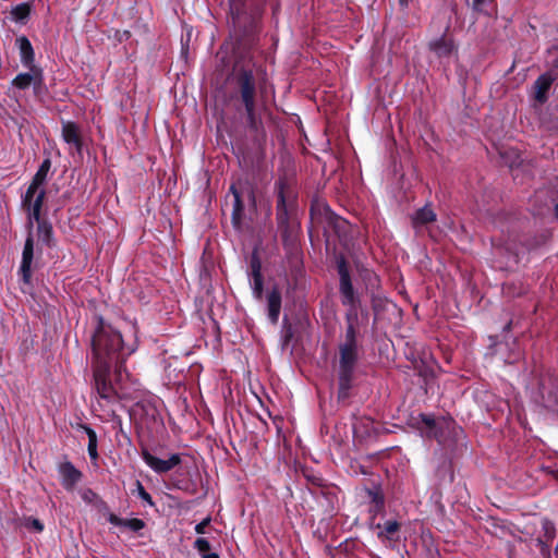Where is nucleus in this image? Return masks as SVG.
I'll use <instances>...</instances> for the list:
<instances>
[{"instance_id": "1", "label": "nucleus", "mask_w": 558, "mask_h": 558, "mask_svg": "<svg viewBox=\"0 0 558 558\" xmlns=\"http://www.w3.org/2000/svg\"><path fill=\"white\" fill-rule=\"evenodd\" d=\"M92 350L94 389L100 400L113 403L123 393L112 384L111 369H114L116 384L120 385L124 378L129 377L123 363L136 348L133 343L124 344L120 331L100 319L92 338Z\"/></svg>"}, {"instance_id": "2", "label": "nucleus", "mask_w": 558, "mask_h": 558, "mask_svg": "<svg viewBox=\"0 0 558 558\" xmlns=\"http://www.w3.org/2000/svg\"><path fill=\"white\" fill-rule=\"evenodd\" d=\"M234 80L239 87L242 102L246 111V119L251 128H257L255 114L256 80L254 76V64L251 62H236L233 69Z\"/></svg>"}, {"instance_id": "3", "label": "nucleus", "mask_w": 558, "mask_h": 558, "mask_svg": "<svg viewBox=\"0 0 558 558\" xmlns=\"http://www.w3.org/2000/svg\"><path fill=\"white\" fill-rule=\"evenodd\" d=\"M51 168L49 158L43 160L38 170L25 193L22 195V207L25 211H29L31 217L38 219L41 214L44 199L46 196L45 183L47 181L48 172Z\"/></svg>"}, {"instance_id": "4", "label": "nucleus", "mask_w": 558, "mask_h": 558, "mask_svg": "<svg viewBox=\"0 0 558 558\" xmlns=\"http://www.w3.org/2000/svg\"><path fill=\"white\" fill-rule=\"evenodd\" d=\"M359 360V345H339V397L345 398L351 388L354 367Z\"/></svg>"}, {"instance_id": "5", "label": "nucleus", "mask_w": 558, "mask_h": 558, "mask_svg": "<svg viewBox=\"0 0 558 558\" xmlns=\"http://www.w3.org/2000/svg\"><path fill=\"white\" fill-rule=\"evenodd\" d=\"M276 190L278 194L277 221L279 226H284L288 223L289 206L293 198L292 182L287 178L279 179Z\"/></svg>"}, {"instance_id": "6", "label": "nucleus", "mask_w": 558, "mask_h": 558, "mask_svg": "<svg viewBox=\"0 0 558 558\" xmlns=\"http://www.w3.org/2000/svg\"><path fill=\"white\" fill-rule=\"evenodd\" d=\"M28 72L17 74L12 81V86L19 89H26L31 85L37 94L44 84V73L39 66H25Z\"/></svg>"}, {"instance_id": "7", "label": "nucleus", "mask_w": 558, "mask_h": 558, "mask_svg": "<svg viewBox=\"0 0 558 558\" xmlns=\"http://www.w3.org/2000/svg\"><path fill=\"white\" fill-rule=\"evenodd\" d=\"M142 458L158 474L167 473L181 463V456L179 453H172L168 459H160L147 449H144L142 450Z\"/></svg>"}, {"instance_id": "8", "label": "nucleus", "mask_w": 558, "mask_h": 558, "mask_svg": "<svg viewBox=\"0 0 558 558\" xmlns=\"http://www.w3.org/2000/svg\"><path fill=\"white\" fill-rule=\"evenodd\" d=\"M338 271L340 276V294L342 304L351 307L350 310H356L357 298L355 295L349 271L344 265V262L339 263Z\"/></svg>"}, {"instance_id": "9", "label": "nucleus", "mask_w": 558, "mask_h": 558, "mask_svg": "<svg viewBox=\"0 0 558 558\" xmlns=\"http://www.w3.org/2000/svg\"><path fill=\"white\" fill-rule=\"evenodd\" d=\"M34 256V239L32 232L28 233L23 253H22V262L20 267V272L22 275V279L24 282H29L32 276V263Z\"/></svg>"}, {"instance_id": "10", "label": "nucleus", "mask_w": 558, "mask_h": 558, "mask_svg": "<svg viewBox=\"0 0 558 558\" xmlns=\"http://www.w3.org/2000/svg\"><path fill=\"white\" fill-rule=\"evenodd\" d=\"M428 48L440 60L450 58L456 51L453 40L447 36L430 40Z\"/></svg>"}, {"instance_id": "11", "label": "nucleus", "mask_w": 558, "mask_h": 558, "mask_svg": "<svg viewBox=\"0 0 558 558\" xmlns=\"http://www.w3.org/2000/svg\"><path fill=\"white\" fill-rule=\"evenodd\" d=\"M59 474L61 476V484L66 490H72L82 478L81 471L69 461L59 465Z\"/></svg>"}, {"instance_id": "12", "label": "nucleus", "mask_w": 558, "mask_h": 558, "mask_svg": "<svg viewBox=\"0 0 558 558\" xmlns=\"http://www.w3.org/2000/svg\"><path fill=\"white\" fill-rule=\"evenodd\" d=\"M556 77L547 72L538 76L533 85V97L538 104H544L547 100V93L550 89Z\"/></svg>"}, {"instance_id": "13", "label": "nucleus", "mask_w": 558, "mask_h": 558, "mask_svg": "<svg viewBox=\"0 0 558 558\" xmlns=\"http://www.w3.org/2000/svg\"><path fill=\"white\" fill-rule=\"evenodd\" d=\"M62 137L64 142L71 145L77 154L82 153V141L78 126L73 122L62 123Z\"/></svg>"}, {"instance_id": "14", "label": "nucleus", "mask_w": 558, "mask_h": 558, "mask_svg": "<svg viewBox=\"0 0 558 558\" xmlns=\"http://www.w3.org/2000/svg\"><path fill=\"white\" fill-rule=\"evenodd\" d=\"M27 214V227L29 229V232H32V229L34 227V223H37V235L38 239L47 244L50 245L51 239H52V227L50 223H48L45 220L40 219V215L38 216V219H35L34 217H31L29 211H26Z\"/></svg>"}, {"instance_id": "15", "label": "nucleus", "mask_w": 558, "mask_h": 558, "mask_svg": "<svg viewBox=\"0 0 558 558\" xmlns=\"http://www.w3.org/2000/svg\"><path fill=\"white\" fill-rule=\"evenodd\" d=\"M15 45L20 50V58L23 66H36L34 49L28 38L20 36L16 38Z\"/></svg>"}, {"instance_id": "16", "label": "nucleus", "mask_w": 558, "mask_h": 558, "mask_svg": "<svg viewBox=\"0 0 558 558\" xmlns=\"http://www.w3.org/2000/svg\"><path fill=\"white\" fill-rule=\"evenodd\" d=\"M357 312L356 310H350L347 314V330L345 338L341 344L359 345L357 343Z\"/></svg>"}, {"instance_id": "17", "label": "nucleus", "mask_w": 558, "mask_h": 558, "mask_svg": "<svg viewBox=\"0 0 558 558\" xmlns=\"http://www.w3.org/2000/svg\"><path fill=\"white\" fill-rule=\"evenodd\" d=\"M267 311L269 320L277 324L281 311V293L277 288H274L267 294Z\"/></svg>"}, {"instance_id": "18", "label": "nucleus", "mask_w": 558, "mask_h": 558, "mask_svg": "<svg viewBox=\"0 0 558 558\" xmlns=\"http://www.w3.org/2000/svg\"><path fill=\"white\" fill-rule=\"evenodd\" d=\"M374 527L378 530L377 537L381 542H393L396 541L395 534L399 531L400 524L396 520H389L384 524L378 523Z\"/></svg>"}, {"instance_id": "19", "label": "nucleus", "mask_w": 558, "mask_h": 558, "mask_svg": "<svg viewBox=\"0 0 558 558\" xmlns=\"http://www.w3.org/2000/svg\"><path fill=\"white\" fill-rule=\"evenodd\" d=\"M435 219H436V214L433 211L432 208L425 206V207L418 209L414 214V216L412 218V222L415 228H420L429 222L435 221Z\"/></svg>"}, {"instance_id": "20", "label": "nucleus", "mask_w": 558, "mask_h": 558, "mask_svg": "<svg viewBox=\"0 0 558 558\" xmlns=\"http://www.w3.org/2000/svg\"><path fill=\"white\" fill-rule=\"evenodd\" d=\"M80 428L83 429L88 437L87 451H88V456H89L90 460L94 462H97L98 451H97L96 432L92 427H89L88 425H85V424H81Z\"/></svg>"}, {"instance_id": "21", "label": "nucleus", "mask_w": 558, "mask_h": 558, "mask_svg": "<svg viewBox=\"0 0 558 558\" xmlns=\"http://www.w3.org/2000/svg\"><path fill=\"white\" fill-rule=\"evenodd\" d=\"M494 246H495V250L497 252H499L500 254L502 252L508 254L509 258H511L513 260V263H518L519 258H520V254L524 253V250L523 248H518L517 245L513 242L507 243L505 245L494 244Z\"/></svg>"}, {"instance_id": "22", "label": "nucleus", "mask_w": 558, "mask_h": 558, "mask_svg": "<svg viewBox=\"0 0 558 558\" xmlns=\"http://www.w3.org/2000/svg\"><path fill=\"white\" fill-rule=\"evenodd\" d=\"M31 13V5L27 2L20 3L12 8L11 15L12 20L17 23H23L26 21Z\"/></svg>"}, {"instance_id": "23", "label": "nucleus", "mask_w": 558, "mask_h": 558, "mask_svg": "<svg viewBox=\"0 0 558 558\" xmlns=\"http://www.w3.org/2000/svg\"><path fill=\"white\" fill-rule=\"evenodd\" d=\"M420 421L424 425L422 433L427 437H437L436 422L432 415L420 414Z\"/></svg>"}, {"instance_id": "24", "label": "nucleus", "mask_w": 558, "mask_h": 558, "mask_svg": "<svg viewBox=\"0 0 558 558\" xmlns=\"http://www.w3.org/2000/svg\"><path fill=\"white\" fill-rule=\"evenodd\" d=\"M248 279H250V286L252 289L253 296L257 301H260L263 298V291H264L263 275L248 276Z\"/></svg>"}, {"instance_id": "25", "label": "nucleus", "mask_w": 558, "mask_h": 558, "mask_svg": "<svg viewBox=\"0 0 558 558\" xmlns=\"http://www.w3.org/2000/svg\"><path fill=\"white\" fill-rule=\"evenodd\" d=\"M194 546L198 550L202 558H219L216 553L210 551V544L204 537L197 538L194 543Z\"/></svg>"}, {"instance_id": "26", "label": "nucleus", "mask_w": 558, "mask_h": 558, "mask_svg": "<svg viewBox=\"0 0 558 558\" xmlns=\"http://www.w3.org/2000/svg\"><path fill=\"white\" fill-rule=\"evenodd\" d=\"M495 7V0H473L472 8L474 11L489 15Z\"/></svg>"}, {"instance_id": "27", "label": "nucleus", "mask_w": 558, "mask_h": 558, "mask_svg": "<svg viewBox=\"0 0 558 558\" xmlns=\"http://www.w3.org/2000/svg\"><path fill=\"white\" fill-rule=\"evenodd\" d=\"M133 494H136V496L141 498L147 506L155 507V502L151 496L146 492L143 484L138 480L135 482V490Z\"/></svg>"}, {"instance_id": "28", "label": "nucleus", "mask_w": 558, "mask_h": 558, "mask_svg": "<svg viewBox=\"0 0 558 558\" xmlns=\"http://www.w3.org/2000/svg\"><path fill=\"white\" fill-rule=\"evenodd\" d=\"M231 191L233 193L234 197V205H233V211H232V219L234 223H238L239 216L242 211V202H241V195L236 192L234 185L231 186Z\"/></svg>"}, {"instance_id": "29", "label": "nucleus", "mask_w": 558, "mask_h": 558, "mask_svg": "<svg viewBox=\"0 0 558 558\" xmlns=\"http://www.w3.org/2000/svg\"><path fill=\"white\" fill-rule=\"evenodd\" d=\"M262 275V264L259 257L256 253H254L251 257L250 262V272L248 276Z\"/></svg>"}, {"instance_id": "30", "label": "nucleus", "mask_w": 558, "mask_h": 558, "mask_svg": "<svg viewBox=\"0 0 558 558\" xmlns=\"http://www.w3.org/2000/svg\"><path fill=\"white\" fill-rule=\"evenodd\" d=\"M123 526L130 529L131 531L137 532L145 526V523L141 519H124Z\"/></svg>"}, {"instance_id": "31", "label": "nucleus", "mask_w": 558, "mask_h": 558, "mask_svg": "<svg viewBox=\"0 0 558 558\" xmlns=\"http://www.w3.org/2000/svg\"><path fill=\"white\" fill-rule=\"evenodd\" d=\"M24 526L33 529L36 532H41L44 530V524L38 519L32 517L24 520Z\"/></svg>"}, {"instance_id": "32", "label": "nucleus", "mask_w": 558, "mask_h": 558, "mask_svg": "<svg viewBox=\"0 0 558 558\" xmlns=\"http://www.w3.org/2000/svg\"><path fill=\"white\" fill-rule=\"evenodd\" d=\"M543 529L545 531V536L547 541L553 539L555 536V525L553 522L545 520L543 522Z\"/></svg>"}, {"instance_id": "33", "label": "nucleus", "mask_w": 558, "mask_h": 558, "mask_svg": "<svg viewBox=\"0 0 558 558\" xmlns=\"http://www.w3.org/2000/svg\"><path fill=\"white\" fill-rule=\"evenodd\" d=\"M210 523V518H206L204 519L202 522H199L198 524H196L195 526V532L197 534H204L206 533V527L207 525Z\"/></svg>"}, {"instance_id": "34", "label": "nucleus", "mask_w": 558, "mask_h": 558, "mask_svg": "<svg viewBox=\"0 0 558 558\" xmlns=\"http://www.w3.org/2000/svg\"><path fill=\"white\" fill-rule=\"evenodd\" d=\"M109 522L113 525H117V526H123V523H124V519H120L119 517H117L116 514H110L109 515Z\"/></svg>"}, {"instance_id": "35", "label": "nucleus", "mask_w": 558, "mask_h": 558, "mask_svg": "<svg viewBox=\"0 0 558 558\" xmlns=\"http://www.w3.org/2000/svg\"><path fill=\"white\" fill-rule=\"evenodd\" d=\"M95 493L90 489H86L83 495H82V498L85 500V501H90L93 497H95Z\"/></svg>"}, {"instance_id": "36", "label": "nucleus", "mask_w": 558, "mask_h": 558, "mask_svg": "<svg viewBox=\"0 0 558 558\" xmlns=\"http://www.w3.org/2000/svg\"><path fill=\"white\" fill-rule=\"evenodd\" d=\"M512 153L515 155V159H513V160H511V161L509 162V166H510L511 168H513L514 166H519V163H520V162H519V155H518L515 151H512Z\"/></svg>"}, {"instance_id": "37", "label": "nucleus", "mask_w": 558, "mask_h": 558, "mask_svg": "<svg viewBox=\"0 0 558 558\" xmlns=\"http://www.w3.org/2000/svg\"><path fill=\"white\" fill-rule=\"evenodd\" d=\"M411 0H399V4L402 7V8H407L409 5Z\"/></svg>"}, {"instance_id": "38", "label": "nucleus", "mask_w": 558, "mask_h": 558, "mask_svg": "<svg viewBox=\"0 0 558 558\" xmlns=\"http://www.w3.org/2000/svg\"><path fill=\"white\" fill-rule=\"evenodd\" d=\"M374 500L376 501L377 506H383V498L375 495Z\"/></svg>"}, {"instance_id": "39", "label": "nucleus", "mask_w": 558, "mask_h": 558, "mask_svg": "<svg viewBox=\"0 0 558 558\" xmlns=\"http://www.w3.org/2000/svg\"><path fill=\"white\" fill-rule=\"evenodd\" d=\"M257 1H258V7L256 8V14H260L262 8L259 7V4H264L265 0H257Z\"/></svg>"}, {"instance_id": "40", "label": "nucleus", "mask_w": 558, "mask_h": 558, "mask_svg": "<svg viewBox=\"0 0 558 558\" xmlns=\"http://www.w3.org/2000/svg\"><path fill=\"white\" fill-rule=\"evenodd\" d=\"M258 88H259L260 95L263 96L266 93V87L264 86L263 83H259Z\"/></svg>"}, {"instance_id": "41", "label": "nucleus", "mask_w": 558, "mask_h": 558, "mask_svg": "<svg viewBox=\"0 0 558 558\" xmlns=\"http://www.w3.org/2000/svg\"><path fill=\"white\" fill-rule=\"evenodd\" d=\"M555 210H556V216L558 217V204H556Z\"/></svg>"}, {"instance_id": "42", "label": "nucleus", "mask_w": 558, "mask_h": 558, "mask_svg": "<svg viewBox=\"0 0 558 558\" xmlns=\"http://www.w3.org/2000/svg\"><path fill=\"white\" fill-rule=\"evenodd\" d=\"M500 155H501V157H502V158H505V159H506V155H507V153H506V151H505V153H500Z\"/></svg>"}, {"instance_id": "43", "label": "nucleus", "mask_w": 558, "mask_h": 558, "mask_svg": "<svg viewBox=\"0 0 558 558\" xmlns=\"http://www.w3.org/2000/svg\"><path fill=\"white\" fill-rule=\"evenodd\" d=\"M555 66L558 68V59L555 61Z\"/></svg>"}]
</instances>
